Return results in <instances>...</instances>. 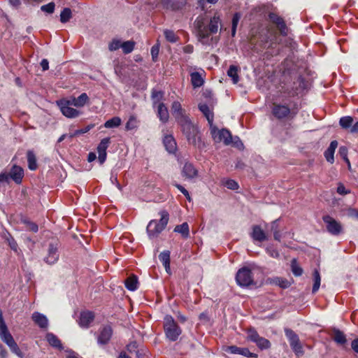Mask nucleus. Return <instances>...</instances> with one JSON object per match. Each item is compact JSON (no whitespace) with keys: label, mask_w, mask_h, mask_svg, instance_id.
I'll list each match as a JSON object with an SVG mask.
<instances>
[{"label":"nucleus","mask_w":358,"mask_h":358,"mask_svg":"<svg viewBox=\"0 0 358 358\" xmlns=\"http://www.w3.org/2000/svg\"><path fill=\"white\" fill-rule=\"evenodd\" d=\"M250 43L257 52L264 50L268 52L275 48L280 42L278 33L269 25L260 26L251 33Z\"/></svg>","instance_id":"1"},{"label":"nucleus","mask_w":358,"mask_h":358,"mask_svg":"<svg viewBox=\"0 0 358 358\" xmlns=\"http://www.w3.org/2000/svg\"><path fill=\"white\" fill-rule=\"evenodd\" d=\"M220 20L218 16H213L208 25L206 24L202 18H197L194 22L198 41L203 45H210L209 36L211 34L217 33ZM212 38L210 39V41Z\"/></svg>","instance_id":"2"},{"label":"nucleus","mask_w":358,"mask_h":358,"mask_svg":"<svg viewBox=\"0 0 358 358\" xmlns=\"http://www.w3.org/2000/svg\"><path fill=\"white\" fill-rule=\"evenodd\" d=\"M178 124L180 125L181 131L183 135L185 136L188 143L194 146L199 147L201 144L200 132L198 127L193 124L189 117Z\"/></svg>","instance_id":"3"},{"label":"nucleus","mask_w":358,"mask_h":358,"mask_svg":"<svg viewBox=\"0 0 358 358\" xmlns=\"http://www.w3.org/2000/svg\"><path fill=\"white\" fill-rule=\"evenodd\" d=\"M160 220H152L149 222L146 231L149 238L152 239L157 238L159 234L166 228L169 220V214L165 210H161L159 213Z\"/></svg>","instance_id":"4"},{"label":"nucleus","mask_w":358,"mask_h":358,"mask_svg":"<svg viewBox=\"0 0 358 358\" xmlns=\"http://www.w3.org/2000/svg\"><path fill=\"white\" fill-rule=\"evenodd\" d=\"M164 329L166 337L171 341H176L182 331L173 317L166 315L164 321Z\"/></svg>","instance_id":"5"},{"label":"nucleus","mask_w":358,"mask_h":358,"mask_svg":"<svg viewBox=\"0 0 358 358\" xmlns=\"http://www.w3.org/2000/svg\"><path fill=\"white\" fill-rule=\"evenodd\" d=\"M210 134L215 143L223 142L224 145H230L232 136L230 131L226 129H218L215 125L210 127Z\"/></svg>","instance_id":"6"},{"label":"nucleus","mask_w":358,"mask_h":358,"mask_svg":"<svg viewBox=\"0 0 358 358\" xmlns=\"http://www.w3.org/2000/svg\"><path fill=\"white\" fill-rule=\"evenodd\" d=\"M236 280L238 285L241 287L256 285L253 279L252 271L248 267H243L238 271Z\"/></svg>","instance_id":"7"},{"label":"nucleus","mask_w":358,"mask_h":358,"mask_svg":"<svg viewBox=\"0 0 358 358\" xmlns=\"http://www.w3.org/2000/svg\"><path fill=\"white\" fill-rule=\"evenodd\" d=\"M57 105L59 106L62 114L67 117L74 118L80 115V112L78 110L71 107L73 105L69 100H59L57 101Z\"/></svg>","instance_id":"8"},{"label":"nucleus","mask_w":358,"mask_h":358,"mask_svg":"<svg viewBox=\"0 0 358 358\" xmlns=\"http://www.w3.org/2000/svg\"><path fill=\"white\" fill-rule=\"evenodd\" d=\"M327 231L332 235L337 236L342 232L343 227L340 222L329 215L323 217Z\"/></svg>","instance_id":"9"},{"label":"nucleus","mask_w":358,"mask_h":358,"mask_svg":"<svg viewBox=\"0 0 358 358\" xmlns=\"http://www.w3.org/2000/svg\"><path fill=\"white\" fill-rule=\"evenodd\" d=\"M268 20L272 24L276 26L281 35H287V27L282 17H281L276 13H270L268 14Z\"/></svg>","instance_id":"10"},{"label":"nucleus","mask_w":358,"mask_h":358,"mask_svg":"<svg viewBox=\"0 0 358 358\" xmlns=\"http://www.w3.org/2000/svg\"><path fill=\"white\" fill-rule=\"evenodd\" d=\"M113 329L110 325L103 326L99 331L97 342L99 345H104L109 343L113 336Z\"/></svg>","instance_id":"11"},{"label":"nucleus","mask_w":358,"mask_h":358,"mask_svg":"<svg viewBox=\"0 0 358 358\" xmlns=\"http://www.w3.org/2000/svg\"><path fill=\"white\" fill-rule=\"evenodd\" d=\"M59 259L57 243H50L48 246V255L44 261L50 265L54 264Z\"/></svg>","instance_id":"12"},{"label":"nucleus","mask_w":358,"mask_h":358,"mask_svg":"<svg viewBox=\"0 0 358 358\" xmlns=\"http://www.w3.org/2000/svg\"><path fill=\"white\" fill-rule=\"evenodd\" d=\"M171 111L178 123L189 117L185 114V110L182 108L180 103L178 101L173 102L171 105Z\"/></svg>","instance_id":"13"},{"label":"nucleus","mask_w":358,"mask_h":358,"mask_svg":"<svg viewBox=\"0 0 358 358\" xmlns=\"http://www.w3.org/2000/svg\"><path fill=\"white\" fill-rule=\"evenodd\" d=\"M110 143V138H103L97 147L99 153L98 159L101 164H103L106 159V150Z\"/></svg>","instance_id":"14"},{"label":"nucleus","mask_w":358,"mask_h":358,"mask_svg":"<svg viewBox=\"0 0 358 358\" xmlns=\"http://www.w3.org/2000/svg\"><path fill=\"white\" fill-rule=\"evenodd\" d=\"M182 175L185 179L192 180L198 176V170L192 164L186 162L182 167Z\"/></svg>","instance_id":"15"},{"label":"nucleus","mask_w":358,"mask_h":358,"mask_svg":"<svg viewBox=\"0 0 358 358\" xmlns=\"http://www.w3.org/2000/svg\"><path fill=\"white\" fill-rule=\"evenodd\" d=\"M8 175L15 183L20 184L24 177V170L20 166L15 164L10 169Z\"/></svg>","instance_id":"16"},{"label":"nucleus","mask_w":358,"mask_h":358,"mask_svg":"<svg viewBox=\"0 0 358 358\" xmlns=\"http://www.w3.org/2000/svg\"><path fill=\"white\" fill-rule=\"evenodd\" d=\"M272 113L276 118L282 119L288 116L290 113V109L289 107L284 105L273 104Z\"/></svg>","instance_id":"17"},{"label":"nucleus","mask_w":358,"mask_h":358,"mask_svg":"<svg viewBox=\"0 0 358 358\" xmlns=\"http://www.w3.org/2000/svg\"><path fill=\"white\" fill-rule=\"evenodd\" d=\"M252 232L250 234L251 238L254 241L263 242L268 239L265 231L259 225H254L252 227Z\"/></svg>","instance_id":"18"},{"label":"nucleus","mask_w":358,"mask_h":358,"mask_svg":"<svg viewBox=\"0 0 358 358\" xmlns=\"http://www.w3.org/2000/svg\"><path fill=\"white\" fill-rule=\"evenodd\" d=\"M45 338L50 345L52 348H57L59 350H63V346L61 341L58 338V337L52 333H47L45 335Z\"/></svg>","instance_id":"19"},{"label":"nucleus","mask_w":358,"mask_h":358,"mask_svg":"<svg viewBox=\"0 0 358 358\" xmlns=\"http://www.w3.org/2000/svg\"><path fill=\"white\" fill-rule=\"evenodd\" d=\"M32 320L41 329H43V330L48 329V325H49V322L45 315H32Z\"/></svg>","instance_id":"20"},{"label":"nucleus","mask_w":358,"mask_h":358,"mask_svg":"<svg viewBox=\"0 0 358 358\" xmlns=\"http://www.w3.org/2000/svg\"><path fill=\"white\" fill-rule=\"evenodd\" d=\"M337 146H338V142L336 141H332L331 142L329 148L324 152V157H325L327 161L331 164H333L334 162V155L335 150L336 149Z\"/></svg>","instance_id":"21"},{"label":"nucleus","mask_w":358,"mask_h":358,"mask_svg":"<svg viewBox=\"0 0 358 358\" xmlns=\"http://www.w3.org/2000/svg\"><path fill=\"white\" fill-rule=\"evenodd\" d=\"M199 109L207 119L208 124L210 125V127H212L213 125V113L210 110L208 105H206L205 103H200L199 105Z\"/></svg>","instance_id":"22"},{"label":"nucleus","mask_w":358,"mask_h":358,"mask_svg":"<svg viewBox=\"0 0 358 358\" xmlns=\"http://www.w3.org/2000/svg\"><path fill=\"white\" fill-rule=\"evenodd\" d=\"M94 320V315H80L77 321L80 327L88 328Z\"/></svg>","instance_id":"23"},{"label":"nucleus","mask_w":358,"mask_h":358,"mask_svg":"<svg viewBox=\"0 0 358 358\" xmlns=\"http://www.w3.org/2000/svg\"><path fill=\"white\" fill-rule=\"evenodd\" d=\"M157 115H158L159 120L162 122L165 123V122H168L169 118V114L168 108H166V106H165L164 103H159L158 108H157Z\"/></svg>","instance_id":"24"},{"label":"nucleus","mask_w":358,"mask_h":358,"mask_svg":"<svg viewBox=\"0 0 358 358\" xmlns=\"http://www.w3.org/2000/svg\"><path fill=\"white\" fill-rule=\"evenodd\" d=\"M5 343L7 344V345L10 348L12 352L17 355L20 357H23V354L18 347L17 344L15 341L13 336L8 338V339H6V341H3Z\"/></svg>","instance_id":"25"},{"label":"nucleus","mask_w":358,"mask_h":358,"mask_svg":"<svg viewBox=\"0 0 358 358\" xmlns=\"http://www.w3.org/2000/svg\"><path fill=\"white\" fill-rule=\"evenodd\" d=\"M164 144L169 152L173 153L176 151V142L172 136H166L164 138Z\"/></svg>","instance_id":"26"},{"label":"nucleus","mask_w":358,"mask_h":358,"mask_svg":"<svg viewBox=\"0 0 358 358\" xmlns=\"http://www.w3.org/2000/svg\"><path fill=\"white\" fill-rule=\"evenodd\" d=\"M12 335L8 330V327L3 320V315H0V338L3 341H6Z\"/></svg>","instance_id":"27"},{"label":"nucleus","mask_w":358,"mask_h":358,"mask_svg":"<svg viewBox=\"0 0 358 358\" xmlns=\"http://www.w3.org/2000/svg\"><path fill=\"white\" fill-rule=\"evenodd\" d=\"M69 101L73 106L83 107L89 101V97L86 93H82L78 97L73 98Z\"/></svg>","instance_id":"28"},{"label":"nucleus","mask_w":358,"mask_h":358,"mask_svg":"<svg viewBox=\"0 0 358 358\" xmlns=\"http://www.w3.org/2000/svg\"><path fill=\"white\" fill-rule=\"evenodd\" d=\"M164 4L167 8L173 10H179L186 3V0H164Z\"/></svg>","instance_id":"29"},{"label":"nucleus","mask_w":358,"mask_h":358,"mask_svg":"<svg viewBox=\"0 0 358 358\" xmlns=\"http://www.w3.org/2000/svg\"><path fill=\"white\" fill-rule=\"evenodd\" d=\"M125 287L130 291H134L138 288V278L135 275L128 277L124 281Z\"/></svg>","instance_id":"30"},{"label":"nucleus","mask_w":358,"mask_h":358,"mask_svg":"<svg viewBox=\"0 0 358 358\" xmlns=\"http://www.w3.org/2000/svg\"><path fill=\"white\" fill-rule=\"evenodd\" d=\"M159 259L165 267L167 273L170 272V252L169 250H164L161 252L159 255Z\"/></svg>","instance_id":"31"},{"label":"nucleus","mask_w":358,"mask_h":358,"mask_svg":"<svg viewBox=\"0 0 358 358\" xmlns=\"http://www.w3.org/2000/svg\"><path fill=\"white\" fill-rule=\"evenodd\" d=\"M333 339L334 341L340 345H344L347 342L345 335L338 329H333Z\"/></svg>","instance_id":"32"},{"label":"nucleus","mask_w":358,"mask_h":358,"mask_svg":"<svg viewBox=\"0 0 358 358\" xmlns=\"http://www.w3.org/2000/svg\"><path fill=\"white\" fill-rule=\"evenodd\" d=\"M174 231L180 234L184 238H187L189 236V225L187 222L176 225Z\"/></svg>","instance_id":"33"},{"label":"nucleus","mask_w":358,"mask_h":358,"mask_svg":"<svg viewBox=\"0 0 358 358\" xmlns=\"http://www.w3.org/2000/svg\"><path fill=\"white\" fill-rule=\"evenodd\" d=\"M127 351L131 354H135L136 358H143V353L141 352L138 349V344L136 341H131L127 345Z\"/></svg>","instance_id":"34"},{"label":"nucleus","mask_w":358,"mask_h":358,"mask_svg":"<svg viewBox=\"0 0 358 358\" xmlns=\"http://www.w3.org/2000/svg\"><path fill=\"white\" fill-rule=\"evenodd\" d=\"M191 82L194 88L199 87L203 84V79L199 72H193L190 75Z\"/></svg>","instance_id":"35"},{"label":"nucleus","mask_w":358,"mask_h":358,"mask_svg":"<svg viewBox=\"0 0 358 358\" xmlns=\"http://www.w3.org/2000/svg\"><path fill=\"white\" fill-rule=\"evenodd\" d=\"M240 68L235 65H231L227 71V75L230 77L234 84L237 83L239 80L238 72Z\"/></svg>","instance_id":"36"},{"label":"nucleus","mask_w":358,"mask_h":358,"mask_svg":"<svg viewBox=\"0 0 358 358\" xmlns=\"http://www.w3.org/2000/svg\"><path fill=\"white\" fill-rule=\"evenodd\" d=\"M28 167L30 170L34 171L37 169L36 157L34 152L29 150L27 153Z\"/></svg>","instance_id":"37"},{"label":"nucleus","mask_w":358,"mask_h":358,"mask_svg":"<svg viewBox=\"0 0 358 358\" xmlns=\"http://www.w3.org/2000/svg\"><path fill=\"white\" fill-rule=\"evenodd\" d=\"M3 237L6 241L11 250L17 252L18 245L13 237L8 232L4 233Z\"/></svg>","instance_id":"38"},{"label":"nucleus","mask_w":358,"mask_h":358,"mask_svg":"<svg viewBox=\"0 0 358 358\" xmlns=\"http://www.w3.org/2000/svg\"><path fill=\"white\" fill-rule=\"evenodd\" d=\"M247 338L249 341L256 343L262 336L259 335L257 331L255 330L254 327H250L247 330Z\"/></svg>","instance_id":"39"},{"label":"nucleus","mask_w":358,"mask_h":358,"mask_svg":"<svg viewBox=\"0 0 358 358\" xmlns=\"http://www.w3.org/2000/svg\"><path fill=\"white\" fill-rule=\"evenodd\" d=\"M291 270L295 276H301L303 274V268L299 266L296 259H293L291 262Z\"/></svg>","instance_id":"40"},{"label":"nucleus","mask_w":358,"mask_h":358,"mask_svg":"<svg viewBox=\"0 0 358 358\" xmlns=\"http://www.w3.org/2000/svg\"><path fill=\"white\" fill-rule=\"evenodd\" d=\"M164 34L166 40L170 43H174L179 40V36H178L172 30L165 29L164 31Z\"/></svg>","instance_id":"41"},{"label":"nucleus","mask_w":358,"mask_h":358,"mask_svg":"<svg viewBox=\"0 0 358 358\" xmlns=\"http://www.w3.org/2000/svg\"><path fill=\"white\" fill-rule=\"evenodd\" d=\"M122 120L119 117H114L104 123L106 128H115L117 127L121 124Z\"/></svg>","instance_id":"42"},{"label":"nucleus","mask_w":358,"mask_h":358,"mask_svg":"<svg viewBox=\"0 0 358 358\" xmlns=\"http://www.w3.org/2000/svg\"><path fill=\"white\" fill-rule=\"evenodd\" d=\"M138 126V121L134 115H131L126 123L125 129L127 131L136 129Z\"/></svg>","instance_id":"43"},{"label":"nucleus","mask_w":358,"mask_h":358,"mask_svg":"<svg viewBox=\"0 0 358 358\" xmlns=\"http://www.w3.org/2000/svg\"><path fill=\"white\" fill-rule=\"evenodd\" d=\"M135 46V42L133 41H127L124 43H122L121 48L124 54H129L131 52Z\"/></svg>","instance_id":"44"},{"label":"nucleus","mask_w":358,"mask_h":358,"mask_svg":"<svg viewBox=\"0 0 358 358\" xmlns=\"http://www.w3.org/2000/svg\"><path fill=\"white\" fill-rule=\"evenodd\" d=\"M71 17H72L71 10L69 8H64L60 14L61 22L66 23L68 21H69Z\"/></svg>","instance_id":"45"},{"label":"nucleus","mask_w":358,"mask_h":358,"mask_svg":"<svg viewBox=\"0 0 358 358\" xmlns=\"http://www.w3.org/2000/svg\"><path fill=\"white\" fill-rule=\"evenodd\" d=\"M285 334L289 340V344L294 343L299 339L298 335L291 329L285 328Z\"/></svg>","instance_id":"46"},{"label":"nucleus","mask_w":358,"mask_h":358,"mask_svg":"<svg viewBox=\"0 0 358 358\" xmlns=\"http://www.w3.org/2000/svg\"><path fill=\"white\" fill-rule=\"evenodd\" d=\"M353 122V118L350 116H345L340 119L339 124L343 129L350 127Z\"/></svg>","instance_id":"47"},{"label":"nucleus","mask_w":358,"mask_h":358,"mask_svg":"<svg viewBox=\"0 0 358 358\" xmlns=\"http://www.w3.org/2000/svg\"><path fill=\"white\" fill-rule=\"evenodd\" d=\"M314 284L313 286V293H315L320 288V275L317 270H315L313 273Z\"/></svg>","instance_id":"48"},{"label":"nucleus","mask_w":358,"mask_h":358,"mask_svg":"<svg viewBox=\"0 0 358 358\" xmlns=\"http://www.w3.org/2000/svg\"><path fill=\"white\" fill-rule=\"evenodd\" d=\"M255 344L261 350H266L271 347V342L264 337H261Z\"/></svg>","instance_id":"49"},{"label":"nucleus","mask_w":358,"mask_h":358,"mask_svg":"<svg viewBox=\"0 0 358 358\" xmlns=\"http://www.w3.org/2000/svg\"><path fill=\"white\" fill-rule=\"evenodd\" d=\"M273 283L278 285L279 287L282 288H287L290 286V282L285 278H275L273 280Z\"/></svg>","instance_id":"50"},{"label":"nucleus","mask_w":358,"mask_h":358,"mask_svg":"<svg viewBox=\"0 0 358 358\" xmlns=\"http://www.w3.org/2000/svg\"><path fill=\"white\" fill-rule=\"evenodd\" d=\"M22 223H24L25 224L27 230L32 231V232L38 231V227L36 223H34L27 219H24V220H22Z\"/></svg>","instance_id":"51"},{"label":"nucleus","mask_w":358,"mask_h":358,"mask_svg":"<svg viewBox=\"0 0 358 358\" xmlns=\"http://www.w3.org/2000/svg\"><path fill=\"white\" fill-rule=\"evenodd\" d=\"M290 347L296 355L303 353V348L299 339L294 343H290Z\"/></svg>","instance_id":"52"},{"label":"nucleus","mask_w":358,"mask_h":358,"mask_svg":"<svg viewBox=\"0 0 358 358\" xmlns=\"http://www.w3.org/2000/svg\"><path fill=\"white\" fill-rule=\"evenodd\" d=\"M122 43L120 40L117 39H113L108 45V49L110 51H115L118 50L120 48H121Z\"/></svg>","instance_id":"53"},{"label":"nucleus","mask_w":358,"mask_h":358,"mask_svg":"<svg viewBox=\"0 0 358 358\" xmlns=\"http://www.w3.org/2000/svg\"><path fill=\"white\" fill-rule=\"evenodd\" d=\"M41 10L47 13H52L55 10V3L53 2L43 5L41 8Z\"/></svg>","instance_id":"54"},{"label":"nucleus","mask_w":358,"mask_h":358,"mask_svg":"<svg viewBox=\"0 0 358 358\" xmlns=\"http://www.w3.org/2000/svg\"><path fill=\"white\" fill-rule=\"evenodd\" d=\"M224 185L229 189L235 190L238 188V183L235 180L231 179L227 180L224 182Z\"/></svg>","instance_id":"55"},{"label":"nucleus","mask_w":358,"mask_h":358,"mask_svg":"<svg viewBox=\"0 0 358 358\" xmlns=\"http://www.w3.org/2000/svg\"><path fill=\"white\" fill-rule=\"evenodd\" d=\"M94 125L91 124V125H88L87 127H85V128L83 129H79V130H77L75 131L74 134H71L69 136V137L71 138H72L73 137H74L75 136L78 135V134H85V133H87V131H89L92 128H93Z\"/></svg>","instance_id":"56"},{"label":"nucleus","mask_w":358,"mask_h":358,"mask_svg":"<svg viewBox=\"0 0 358 358\" xmlns=\"http://www.w3.org/2000/svg\"><path fill=\"white\" fill-rule=\"evenodd\" d=\"M159 44H156L152 47L151 55H152L153 61L155 62L157 60L158 55H159Z\"/></svg>","instance_id":"57"},{"label":"nucleus","mask_w":358,"mask_h":358,"mask_svg":"<svg viewBox=\"0 0 358 358\" xmlns=\"http://www.w3.org/2000/svg\"><path fill=\"white\" fill-rule=\"evenodd\" d=\"M241 348H238L237 346H235V345H231V346H228L227 347V349L225 350V351L228 353H231V354H240V351H241Z\"/></svg>","instance_id":"58"},{"label":"nucleus","mask_w":358,"mask_h":358,"mask_svg":"<svg viewBox=\"0 0 358 358\" xmlns=\"http://www.w3.org/2000/svg\"><path fill=\"white\" fill-rule=\"evenodd\" d=\"M239 355H243V356L247 357H257L256 355L250 352V350H248V348H241Z\"/></svg>","instance_id":"59"},{"label":"nucleus","mask_w":358,"mask_h":358,"mask_svg":"<svg viewBox=\"0 0 358 358\" xmlns=\"http://www.w3.org/2000/svg\"><path fill=\"white\" fill-rule=\"evenodd\" d=\"M154 102L159 101L163 97V93L161 91H154L152 94Z\"/></svg>","instance_id":"60"},{"label":"nucleus","mask_w":358,"mask_h":358,"mask_svg":"<svg viewBox=\"0 0 358 358\" xmlns=\"http://www.w3.org/2000/svg\"><path fill=\"white\" fill-rule=\"evenodd\" d=\"M176 187L180 191L181 193H182L184 194V196L189 201H190V196H189V192L184 187H182V185H180L179 184H176Z\"/></svg>","instance_id":"61"},{"label":"nucleus","mask_w":358,"mask_h":358,"mask_svg":"<svg viewBox=\"0 0 358 358\" xmlns=\"http://www.w3.org/2000/svg\"><path fill=\"white\" fill-rule=\"evenodd\" d=\"M337 192L341 195H345L350 192L345 189L343 184H339L337 187Z\"/></svg>","instance_id":"62"},{"label":"nucleus","mask_w":358,"mask_h":358,"mask_svg":"<svg viewBox=\"0 0 358 358\" xmlns=\"http://www.w3.org/2000/svg\"><path fill=\"white\" fill-rule=\"evenodd\" d=\"M266 252L272 257L278 258L279 257V252L276 250L271 248H267Z\"/></svg>","instance_id":"63"},{"label":"nucleus","mask_w":358,"mask_h":358,"mask_svg":"<svg viewBox=\"0 0 358 358\" xmlns=\"http://www.w3.org/2000/svg\"><path fill=\"white\" fill-rule=\"evenodd\" d=\"M241 19V14L238 13H236L232 18V27H237L238 22Z\"/></svg>","instance_id":"64"}]
</instances>
